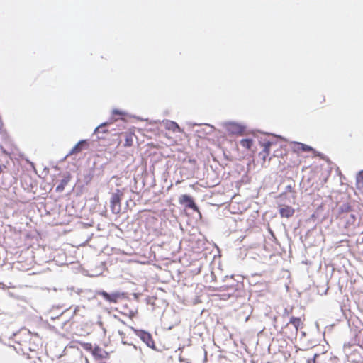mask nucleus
I'll use <instances>...</instances> for the list:
<instances>
[{
	"label": "nucleus",
	"instance_id": "obj_1",
	"mask_svg": "<svg viewBox=\"0 0 363 363\" xmlns=\"http://www.w3.org/2000/svg\"><path fill=\"white\" fill-rule=\"evenodd\" d=\"M357 216L358 212L349 203H343L337 208V218L346 229L352 230L358 225Z\"/></svg>",
	"mask_w": 363,
	"mask_h": 363
},
{
	"label": "nucleus",
	"instance_id": "obj_2",
	"mask_svg": "<svg viewBox=\"0 0 363 363\" xmlns=\"http://www.w3.org/2000/svg\"><path fill=\"white\" fill-rule=\"evenodd\" d=\"M218 290L220 292L223 293L221 294L223 299H228L230 298L238 299L239 298L245 297L246 295L244 284L236 283L235 288L223 287V286H220Z\"/></svg>",
	"mask_w": 363,
	"mask_h": 363
},
{
	"label": "nucleus",
	"instance_id": "obj_3",
	"mask_svg": "<svg viewBox=\"0 0 363 363\" xmlns=\"http://www.w3.org/2000/svg\"><path fill=\"white\" fill-rule=\"evenodd\" d=\"M95 295L101 296L106 301L110 303H116L119 300L126 297L125 293L124 292L115 291L112 293H108L103 289L96 290Z\"/></svg>",
	"mask_w": 363,
	"mask_h": 363
},
{
	"label": "nucleus",
	"instance_id": "obj_4",
	"mask_svg": "<svg viewBox=\"0 0 363 363\" xmlns=\"http://www.w3.org/2000/svg\"><path fill=\"white\" fill-rule=\"evenodd\" d=\"M131 330L148 347L157 350L152 336L149 332L133 327L131 328Z\"/></svg>",
	"mask_w": 363,
	"mask_h": 363
},
{
	"label": "nucleus",
	"instance_id": "obj_5",
	"mask_svg": "<svg viewBox=\"0 0 363 363\" xmlns=\"http://www.w3.org/2000/svg\"><path fill=\"white\" fill-rule=\"evenodd\" d=\"M122 196L123 193L119 189H116V191L111 194L110 199L111 209L114 214H118L121 211V201Z\"/></svg>",
	"mask_w": 363,
	"mask_h": 363
},
{
	"label": "nucleus",
	"instance_id": "obj_6",
	"mask_svg": "<svg viewBox=\"0 0 363 363\" xmlns=\"http://www.w3.org/2000/svg\"><path fill=\"white\" fill-rule=\"evenodd\" d=\"M296 186L295 181L291 180L289 182V184H288L284 189V191L279 195V199L281 200H283L284 199L287 198L288 193L291 194L288 199L289 200L290 203H295L296 199V191L294 190V188Z\"/></svg>",
	"mask_w": 363,
	"mask_h": 363
},
{
	"label": "nucleus",
	"instance_id": "obj_7",
	"mask_svg": "<svg viewBox=\"0 0 363 363\" xmlns=\"http://www.w3.org/2000/svg\"><path fill=\"white\" fill-rule=\"evenodd\" d=\"M179 203L186 208L191 209L199 212V207L193 197L189 194H182L179 198Z\"/></svg>",
	"mask_w": 363,
	"mask_h": 363
},
{
	"label": "nucleus",
	"instance_id": "obj_8",
	"mask_svg": "<svg viewBox=\"0 0 363 363\" xmlns=\"http://www.w3.org/2000/svg\"><path fill=\"white\" fill-rule=\"evenodd\" d=\"M227 131L233 135H242L245 130V127L235 122H228L225 124Z\"/></svg>",
	"mask_w": 363,
	"mask_h": 363
},
{
	"label": "nucleus",
	"instance_id": "obj_9",
	"mask_svg": "<svg viewBox=\"0 0 363 363\" xmlns=\"http://www.w3.org/2000/svg\"><path fill=\"white\" fill-rule=\"evenodd\" d=\"M89 140H81L71 149L67 157L78 154L84 150L89 149Z\"/></svg>",
	"mask_w": 363,
	"mask_h": 363
},
{
	"label": "nucleus",
	"instance_id": "obj_10",
	"mask_svg": "<svg viewBox=\"0 0 363 363\" xmlns=\"http://www.w3.org/2000/svg\"><path fill=\"white\" fill-rule=\"evenodd\" d=\"M223 287H233L235 288L236 283L238 284H244L243 283V277L241 276H238V279H235L233 275L231 276H225L223 279Z\"/></svg>",
	"mask_w": 363,
	"mask_h": 363
},
{
	"label": "nucleus",
	"instance_id": "obj_11",
	"mask_svg": "<svg viewBox=\"0 0 363 363\" xmlns=\"http://www.w3.org/2000/svg\"><path fill=\"white\" fill-rule=\"evenodd\" d=\"M296 145L298 146V148L299 150H301L302 152H312L315 156L320 157L321 159L325 160L326 161L329 162L328 158H327L323 153L316 151L311 146H309L301 143H296Z\"/></svg>",
	"mask_w": 363,
	"mask_h": 363
},
{
	"label": "nucleus",
	"instance_id": "obj_12",
	"mask_svg": "<svg viewBox=\"0 0 363 363\" xmlns=\"http://www.w3.org/2000/svg\"><path fill=\"white\" fill-rule=\"evenodd\" d=\"M92 356L96 360L108 359L109 358V353L98 345H94Z\"/></svg>",
	"mask_w": 363,
	"mask_h": 363
},
{
	"label": "nucleus",
	"instance_id": "obj_13",
	"mask_svg": "<svg viewBox=\"0 0 363 363\" xmlns=\"http://www.w3.org/2000/svg\"><path fill=\"white\" fill-rule=\"evenodd\" d=\"M278 208L281 218H289L292 217L295 213L294 208L289 205L279 204Z\"/></svg>",
	"mask_w": 363,
	"mask_h": 363
},
{
	"label": "nucleus",
	"instance_id": "obj_14",
	"mask_svg": "<svg viewBox=\"0 0 363 363\" xmlns=\"http://www.w3.org/2000/svg\"><path fill=\"white\" fill-rule=\"evenodd\" d=\"M360 331H357L355 330L352 332L353 337L351 338L350 341L344 344V347H351L354 345H360V338L359 337V333Z\"/></svg>",
	"mask_w": 363,
	"mask_h": 363
},
{
	"label": "nucleus",
	"instance_id": "obj_15",
	"mask_svg": "<svg viewBox=\"0 0 363 363\" xmlns=\"http://www.w3.org/2000/svg\"><path fill=\"white\" fill-rule=\"evenodd\" d=\"M272 144L273 143L272 141H266L262 144L264 148L263 150L259 153V156L262 159L263 162H265L266 158L269 155Z\"/></svg>",
	"mask_w": 363,
	"mask_h": 363
},
{
	"label": "nucleus",
	"instance_id": "obj_16",
	"mask_svg": "<svg viewBox=\"0 0 363 363\" xmlns=\"http://www.w3.org/2000/svg\"><path fill=\"white\" fill-rule=\"evenodd\" d=\"M113 123V121L111 120V121L108 122H104V123H101L99 125H98L95 130H94V135H98L99 133H108V130L106 129V127L111 124Z\"/></svg>",
	"mask_w": 363,
	"mask_h": 363
},
{
	"label": "nucleus",
	"instance_id": "obj_17",
	"mask_svg": "<svg viewBox=\"0 0 363 363\" xmlns=\"http://www.w3.org/2000/svg\"><path fill=\"white\" fill-rule=\"evenodd\" d=\"M356 187L363 193V170L360 171L356 177Z\"/></svg>",
	"mask_w": 363,
	"mask_h": 363
},
{
	"label": "nucleus",
	"instance_id": "obj_18",
	"mask_svg": "<svg viewBox=\"0 0 363 363\" xmlns=\"http://www.w3.org/2000/svg\"><path fill=\"white\" fill-rule=\"evenodd\" d=\"M301 320L300 318L291 316L289 319V322L286 325L285 327L288 326L289 324H291L295 328V330L297 332L301 325Z\"/></svg>",
	"mask_w": 363,
	"mask_h": 363
},
{
	"label": "nucleus",
	"instance_id": "obj_19",
	"mask_svg": "<svg viewBox=\"0 0 363 363\" xmlns=\"http://www.w3.org/2000/svg\"><path fill=\"white\" fill-rule=\"evenodd\" d=\"M240 145L247 149H251L253 145V140L251 138L242 139L240 140Z\"/></svg>",
	"mask_w": 363,
	"mask_h": 363
},
{
	"label": "nucleus",
	"instance_id": "obj_20",
	"mask_svg": "<svg viewBox=\"0 0 363 363\" xmlns=\"http://www.w3.org/2000/svg\"><path fill=\"white\" fill-rule=\"evenodd\" d=\"M69 182L68 178H64L60 181V183L56 186L55 191L57 192H62L65 189V186Z\"/></svg>",
	"mask_w": 363,
	"mask_h": 363
},
{
	"label": "nucleus",
	"instance_id": "obj_21",
	"mask_svg": "<svg viewBox=\"0 0 363 363\" xmlns=\"http://www.w3.org/2000/svg\"><path fill=\"white\" fill-rule=\"evenodd\" d=\"M167 127L169 130H172L174 132H176L177 130H179V125L174 121H167Z\"/></svg>",
	"mask_w": 363,
	"mask_h": 363
},
{
	"label": "nucleus",
	"instance_id": "obj_22",
	"mask_svg": "<svg viewBox=\"0 0 363 363\" xmlns=\"http://www.w3.org/2000/svg\"><path fill=\"white\" fill-rule=\"evenodd\" d=\"M81 346L82 347V348L84 350H86V352H89L92 354L94 349V345H93L91 343L82 342V343H81Z\"/></svg>",
	"mask_w": 363,
	"mask_h": 363
},
{
	"label": "nucleus",
	"instance_id": "obj_23",
	"mask_svg": "<svg viewBox=\"0 0 363 363\" xmlns=\"http://www.w3.org/2000/svg\"><path fill=\"white\" fill-rule=\"evenodd\" d=\"M133 144V138L131 136H126L124 145L125 147H130Z\"/></svg>",
	"mask_w": 363,
	"mask_h": 363
},
{
	"label": "nucleus",
	"instance_id": "obj_24",
	"mask_svg": "<svg viewBox=\"0 0 363 363\" xmlns=\"http://www.w3.org/2000/svg\"><path fill=\"white\" fill-rule=\"evenodd\" d=\"M112 114L113 116H123L125 115V113L121 111V110H118V109H113V111H112Z\"/></svg>",
	"mask_w": 363,
	"mask_h": 363
},
{
	"label": "nucleus",
	"instance_id": "obj_25",
	"mask_svg": "<svg viewBox=\"0 0 363 363\" xmlns=\"http://www.w3.org/2000/svg\"><path fill=\"white\" fill-rule=\"evenodd\" d=\"M293 311V308H285L283 312V316H288Z\"/></svg>",
	"mask_w": 363,
	"mask_h": 363
},
{
	"label": "nucleus",
	"instance_id": "obj_26",
	"mask_svg": "<svg viewBox=\"0 0 363 363\" xmlns=\"http://www.w3.org/2000/svg\"><path fill=\"white\" fill-rule=\"evenodd\" d=\"M92 179V176L90 174L85 175L84 182L87 184Z\"/></svg>",
	"mask_w": 363,
	"mask_h": 363
},
{
	"label": "nucleus",
	"instance_id": "obj_27",
	"mask_svg": "<svg viewBox=\"0 0 363 363\" xmlns=\"http://www.w3.org/2000/svg\"><path fill=\"white\" fill-rule=\"evenodd\" d=\"M206 125L208 126V128H209V130L208 131H204V134H208L210 133H211L213 131V127L212 125H210L208 124H206Z\"/></svg>",
	"mask_w": 363,
	"mask_h": 363
},
{
	"label": "nucleus",
	"instance_id": "obj_28",
	"mask_svg": "<svg viewBox=\"0 0 363 363\" xmlns=\"http://www.w3.org/2000/svg\"><path fill=\"white\" fill-rule=\"evenodd\" d=\"M97 325L106 333V329L104 328V324L102 321H98Z\"/></svg>",
	"mask_w": 363,
	"mask_h": 363
},
{
	"label": "nucleus",
	"instance_id": "obj_29",
	"mask_svg": "<svg viewBox=\"0 0 363 363\" xmlns=\"http://www.w3.org/2000/svg\"><path fill=\"white\" fill-rule=\"evenodd\" d=\"M135 314H136V311H130L129 317L132 318L135 316Z\"/></svg>",
	"mask_w": 363,
	"mask_h": 363
},
{
	"label": "nucleus",
	"instance_id": "obj_30",
	"mask_svg": "<svg viewBox=\"0 0 363 363\" xmlns=\"http://www.w3.org/2000/svg\"><path fill=\"white\" fill-rule=\"evenodd\" d=\"M6 169V166L5 164H0V174L3 172L4 169Z\"/></svg>",
	"mask_w": 363,
	"mask_h": 363
},
{
	"label": "nucleus",
	"instance_id": "obj_31",
	"mask_svg": "<svg viewBox=\"0 0 363 363\" xmlns=\"http://www.w3.org/2000/svg\"><path fill=\"white\" fill-rule=\"evenodd\" d=\"M320 357L319 354H314L313 357L311 359H314V361L316 362V359Z\"/></svg>",
	"mask_w": 363,
	"mask_h": 363
},
{
	"label": "nucleus",
	"instance_id": "obj_32",
	"mask_svg": "<svg viewBox=\"0 0 363 363\" xmlns=\"http://www.w3.org/2000/svg\"><path fill=\"white\" fill-rule=\"evenodd\" d=\"M307 363H316V362L314 361V359H308Z\"/></svg>",
	"mask_w": 363,
	"mask_h": 363
},
{
	"label": "nucleus",
	"instance_id": "obj_33",
	"mask_svg": "<svg viewBox=\"0 0 363 363\" xmlns=\"http://www.w3.org/2000/svg\"><path fill=\"white\" fill-rule=\"evenodd\" d=\"M26 356V358L27 359H32L34 357L33 356H30L28 353H26V354H24Z\"/></svg>",
	"mask_w": 363,
	"mask_h": 363
},
{
	"label": "nucleus",
	"instance_id": "obj_34",
	"mask_svg": "<svg viewBox=\"0 0 363 363\" xmlns=\"http://www.w3.org/2000/svg\"><path fill=\"white\" fill-rule=\"evenodd\" d=\"M35 357L38 359V361L35 360V361H33V363H40V362H41L40 358L37 357Z\"/></svg>",
	"mask_w": 363,
	"mask_h": 363
},
{
	"label": "nucleus",
	"instance_id": "obj_35",
	"mask_svg": "<svg viewBox=\"0 0 363 363\" xmlns=\"http://www.w3.org/2000/svg\"><path fill=\"white\" fill-rule=\"evenodd\" d=\"M114 318L117 319L118 320L121 321V323H124L123 320H121L117 315H114Z\"/></svg>",
	"mask_w": 363,
	"mask_h": 363
},
{
	"label": "nucleus",
	"instance_id": "obj_36",
	"mask_svg": "<svg viewBox=\"0 0 363 363\" xmlns=\"http://www.w3.org/2000/svg\"><path fill=\"white\" fill-rule=\"evenodd\" d=\"M60 291L63 294H67V293H69V290L68 289H66V290H62L61 289Z\"/></svg>",
	"mask_w": 363,
	"mask_h": 363
},
{
	"label": "nucleus",
	"instance_id": "obj_37",
	"mask_svg": "<svg viewBox=\"0 0 363 363\" xmlns=\"http://www.w3.org/2000/svg\"><path fill=\"white\" fill-rule=\"evenodd\" d=\"M79 306H77L73 312V315H75L78 311Z\"/></svg>",
	"mask_w": 363,
	"mask_h": 363
},
{
	"label": "nucleus",
	"instance_id": "obj_38",
	"mask_svg": "<svg viewBox=\"0 0 363 363\" xmlns=\"http://www.w3.org/2000/svg\"><path fill=\"white\" fill-rule=\"evenodd\" d=\"M103 138H104L103 136L97 135V139L100 140V139H103Z\"/></svg>",
	"mask_w": 363,
	"mask_h": 363
},
{
	"label": "nucleus",
	"instance_id": "obj_39",
	"mask_svg": "<svg viewBox=\"0 0 363 363\" xmlns=\"http://www.w3.org/2000/svg\"><path fill=\"white\" fill-rule=\"evenodd\" d=\"M134 296H135V298H138V294H134Z\"/></svg>",
	"mask_w": 363,
	"mask_h": 363
},
{
	"label": "nucleus",
	"instance_id": "obj_40",
	"mask_svg": "<svg viewBox=\"0 0 363 363\" xmlns=\"http://www.w3.org/2000/svg\"><path fill=\"white\" fill-rule=\"evenodd\" d=\"M122 343L124 344V345L127 344L126 341H122Z\"/></svg>",
	"mask_w": 363,
	"mask_h": 363
},
{
	"label": "nucleus",
	"instance_id": "obj_41",
	"mask_svg": "<svg viewBox=\"0 0 363 363\" xmlns=\"http://www.w3.org/2000/svg\"><path fill=\"white\" fill-rule=\"evenodd\" d=\"M66 311H67V310H65L63 312H62L61 315L64 314V313H65Z\"/></svg>",
	"mask_w": 363,
	"mask_h": 363
}]
</instances>
